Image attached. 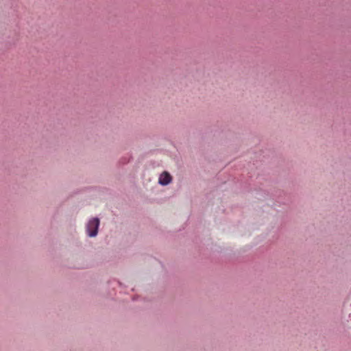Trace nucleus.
Instances as JSON below:
<instances>
[{"label": "nucleus", "instance_id": "1", "mask_svg": "<svg viewBox=\"0 0 351 351\" xmlns=\"http://www.w3.org/2000/svg\"><path fill=\"white\" fill-rule=\"evenodd\" d=\"M99 225V219L98 218H93L88 221L86 228L89 237H93L97 234Z\"/></svg>", "mask_w": 351, "mask_h": 351}, {"label": "nucleus", "instance_id": "2", "mask_svg": "<svg viewBox=\"0 0 351 351\" xmlns=\"http://www.w3.org/2000/svg\"><path fill=\"white\" fill-rule=\"evenodd\" d=\"M171 181V176L167 172H163L159 178V183L162 185H167Z\"/></svg>", "mask_w": 351, "mask_h": 351}]
</instances>
